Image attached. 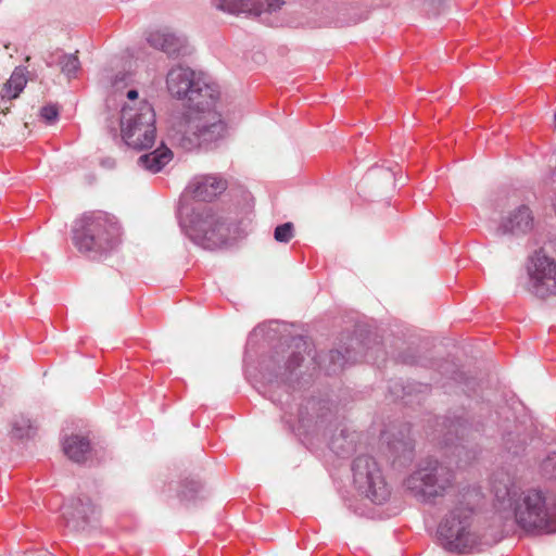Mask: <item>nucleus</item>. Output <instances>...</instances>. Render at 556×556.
<instances>
[{
	"label": "nucleus",
	"instance_id": "1",
	"mask_svg": "<svg viewBox=\"0 0 556 556\" xmlns=\"http://www.w3.org/2000/svg\"><path fill=\"white\" fill-rule=\"evenodd\" d=\"M187 99L185 112L175 121L170 138L181 149H214L228 136V127L215 110L218 91L200 78Z\"/></svg>",
	"mask_w": 556,
	"mask_h": 556
},
{
	"label": "nucleus",
	"instance_id": "2",
	"mask_svg": "<svg viewBox=\"0 0 556 556\" xmlns=\"http://www.w3.org/2000/svg\"><path fill=\"white\" fill-rule=\"evenodd\" d=\"M117 223L104 212H89L75 220L73 243L81 253L102 252L119 242Z\"/></svg>",
	"mask_w": 556,
	"mask_h": 556
},
{
	"label": "nucleus",
	"instance_id": "3",
	"mask_svg": "<svg viewBox=\"0 0 556 556\" xmlns=\"http://www.w3.org/2000/svg\"><path fill=\"white\" fill-rule=\"evenodd\" d=\"M515 519L527 532H556V503L547 492L528 489L515 505Z\"/></svg>",
	"mask_w": 556,
	"mask_h": 556
},
{
	"label": "nucleus",
	"instance_id": "4",
	"mask_svg": "<svg viewBox=\"0 0 556 556\" xmlns=\"http://www.w3.org/2000/svg\"><path fill=\"white\" fill-rule=\"evenodd\" d=\"M121 124L122 136L127 146L137 150L153 147L156 139L155 112L149 102L141 101L137 106H124Z\"/></svg>",
	"mask_w": 556,
	"mask_h": 556
},
{
	"label": "nucleus",
	"instance_id": "5",
	"mask_svg": "<svg viewBox=\"0 0 556 556\" xmlns=\"http://www.w3.org/2000/svg\"><path fill=\"white\" fill-rule=\"evenodd\" d=\"M454 482V472L446 466L434 463L413 472L406 480V489L418 500L429 501L443 496Z\"/></svg>",
	"mask_w": 556,
	"mask_h": 556
},
{
	"label": "nucleus",
	"instance_id": "6",
	"mask_svg": "<svg viewBox=\"0 0 556 556\" xmlns=\"http://www.w3.org/2000/svg\"><path fill=\"white\" fill-rule=\"evenodd\" d=\"M472 508L456 507L450 511L438 528L439 535L451 549L460 553L475 547L480 538L472 529Z\"/></svg>",
	"mask_w": 556,
	"mask_h": 556
},
{
	"label": "nucleus",
	"instance_id": "7",
	"mask_svg": "<svg viewBox=\"0 0 556 556\" xmlns=\"http://www.w3.org/2000/svg\"><path fill=\"white\" fill-rule=\"evenodd\" d=\"M353 479L357 489L375 503L381 504L390 496L381 470L370 456L362 455L354 460Z\"/></svg>",
	"mask_w": 556,
	"mask_h": 556
},
{
	"label": "nucleus",
	"instance_id": "8",
	"mask_svg": "<svg viewBox=\"0 0 556 556\" xmlns=\"http://www.w3.org/2000/svg\"><path fill=\"white\" fill-rule=\"evenodd\" d=\"M27 84L26 71L16 67L5 84L0 87V135L14 132L15 127L26 128V123H21L16 117H8L10 103L16 99Z\"/></svg>",
	"mask_w": 556,
	"mask_h": 556
},
{
	"label": "nucleus",
	"instance_id": "9",
	"mask_svg": "<svg viewBox=\"0 0 556 556\" xmlns=\"http://www.w3.org/2000/svg\"><path fill=\"white\" fill-rule=\"evenodd\" d=\"M531 291L536 296L545 299L556 292V262L538 252L531 260L528 267Z\"/></svg>",
	"mask_w": 556,
	"mask_h": 556
},
{
	"label": "nucleus",
	"instance_id": "10",
	"mask_svg": "<svg viewBox=\"0 0 556 556\" xmlns=\"http://www.w3.org/2000/svg\"><path fill=\"white\" fill-rule=\"evenodd\" d=\"M535 227V217L532 210L525 204H521L507 212L502 217L498 230L503 235H510L514 237H525L531 233Z\"/></svg>",
	"mask_w": 556,
	"mask_h": 556
},
{
	"label": "nucleus",
	"instance_id": "11",
	"mask_svg": "<svg viewBox=\"0 0 556 556\" xmlns=\"http://www.w3.org/2000/svg\"><path fill=\"white\" fill-rule=\"evenodd\" d=\"M282 0H218L217 9L233 15L275 12L282 8Z\"/></svg>",
	"mask_w": 556,
	"mask_h": 556
},
{
	"label": "nucleus",
	"instance_id": "12",
	"mask_svg": "<svg viewBox=\"0 0 556 556\" xmlns=\"http://www.w3.org/2000/svg\"><path fill=\"white\" fill-rule=\"evenodd\" d=\"M228 188V181L216 174L199 176L190 186L194 199L211 202Z\"/></svg>",
	"mask_w": 556,
	"mask_h": 556
},
{
	"label": "nucleus",
	"instance_id": "13",
	"mask_svg": "<svg viewBox=\"0 0 556 556\" xmlns=\"http://www.w3.org/2000/svg\"><path fill=\"white\" fill-rule=\"evenodd\" d=\"M93 514L94 506L88 497L73 498L62 507V516L66 525L74 530L83 529Z\"/></svg>",
	"mask_w": 556,
	"mask_h": 556
},
{
	"label": "nucleus",
	"instance_id": "14",
	"mask_svg": "<svg viewBox=\"0 0 556 556\" xmlns=\"http://www.w3.org/2000/svg\"><path fill=\"white\" fill-rule=\"evenodd\" d=\"M200 78L190 68L175 67L167 74V89L172 96L181 99L191 91Z\"/></svg>",
	"mask_w": 556,
	"mask_h": 556
},
{
	"label": "nucleus",
	"instance_id": "15",
	"mask_svg": "<svg viewBox=\"0 0 556 556\" xmlns=\"http://www.w3.org/2000/svg\"><path fill=\"white\" fill-rule=\"evenodd\" d=\"M62 450L72 462L84 463L91 451L90 441L87 437L71 434L64 439Z\"/></svg>",
	"mask_w": 556,
	"mask_h": 556
},
{
	"label": "nucleus",
	"instance_id": "16",
	"mask_svg": "<svg viewBox=\"0 0 556 556\" xmlns=\"http://www.w3.org/2000/svg\"><path fill=\"white\" fill-rule=\"evenodd\" d=\"M149 43L162 50L168 55L178 54L185 47V41L167 30L151 31L148 36Z\"/></svg>",
	"mask_w": 556,
	"mask_h": 556
},
{
	"label": "nucleus",
	"instance_id": "17",
	"mask_svg": "<svg viewBox=\"0 0 556 556\" xmlns=\"http://www.w3.org/2000/svg\"><path fill=\"white\" fill-rule=\"evenodd\" d=\"M173 159V152L166 148L161 147L151 153L141 155L138 159V164L152 173L160 172Z\"/></svg>",
	"mask_w": 556,
	"mask_h": 556
},
{
	"label": "nucleus",
	"instance_id": "18",
	"mask_svg": "<svg viewBox=\"0 0 556 556\" xmlns=\"http://www.w3.org/2000/svg\"><path fill=\"white\" fill-rule=\"evenodd\" d=\"M38 429L37 421L26 414L15 415L11 422V435L14 439L24 440L33 438Z\"/></svg>",
	"mask_w": 556,
	"mask_h": 556
},
{
	"label": "nucleus",
	"instance_id": "19",
	"mask_svg": "<svg viewBox=\"0 0 556 556\" xmlns=\"http://www.w3.org/2000/svg\"><path fill=\"white\" fill-rule=\"evenodd\" d=\"M389 447L395 457L410 459L414 444L409 435H402L400 439L389 441Z\"/></svg>",
	"mask_w": 556,
	"mask_h": 556
},
{
	"label": "nucleus",
	"instance_id": "20",
	"mask_svg": "<svg viewBox=\"0 0 556 556\" xmlns=\"http://www.w3.org/2000/svg\"><path fill=\"white\" fill-rule=\"evenodd\" d=\"M62 72L66 75H74L79 68V60L76 54L64 55L61 61Z\"/></svg>",
	"mask_w": 556,
	"mask_h": 556
},
{
	"label": "nucleus",
	"instance_id": "21",
	"mask_svg": "<svg viewBox=\"0 0 556 556\" xmlns=\"http://www.w3.org/2000/svg\"><path fill=\"white\" fill-rule=\"evenodd\" d=\"M274 237L279 242H289L293 237L292 223H286L276 227Z\"/></svg>",
	"mask_w": 556,
	"mask_h": 556
},
{
	"label": "nucleus",
	"instance_id": "22",
	"mask_svg": "<svg viewBox=\"0 0 556 556\" xmlns=\"http://www.w3.org/2000/svg\"><path fill=\"white\" fill-rule=\"evenodd\" d=\"M39 115L46 123L52 124L59 117V110L55 105H46L40 109Z\"/></svg>",
	"mask_w": 556,
	"mask_h": 556
},
{
	"label": "nucleus",
	"instance_id": "23",
	"mask_svg": "<svg viewBox=\"0 0 556 556\" xmlns=\"http://www.w3.org/2000/svg\"><path fill=\"white\" fill-rule=\"evenodd\" d=\"M543 473L548 478L556 477V453L549 455L541 465Z\"/></svg>",
	"mask_w": 556,
	"mask_h": 556
},
{
	"label": "nucleus",
	"instance_id": "24",
	"mask_svg": "<svg viewBox=\"0 0 556 556\" xmlns=\"http://www.w3.org/2000/svg\"><path fill=\"white\" fill-rule=\"evenodd\" d=\"M199 490H200V484L195 481H190L181 490V497L184 500L190 501V500L194 498L193 494L197 493Z\"/></svg>",
	"mask_w": 556,
	"mask_h": 556
},
{
	"label": "nucleus",
	"instance_id": "25",
	"mask_svg": "<svg viewBox=\"0 0 556 556\" xmlns=\"http://www.w3.org/2000/svg\"><path fill=\"white\" fill-rule=\"evenodd\" d=\"M493 490L495 492V495L501 498V500H504L506 496L509 495V488L507 484H504L503 486L501 485H497V480L495 479L494 483H493Z\"/></svg>",
	"mask_w": 556,
	"mask_h": 556
},
{
	"label": "nucleus",
	"instance_id": "26",
	"mask_svg": "<svg viewBox=\"0 0 556 556\" xmlns=\"http://www.w3.org/2000/svg\"><path fill=\"white\" fill-rule=\"evenodd\" d=\"M137 97H138V92L136 90H129L127 92V98L130 100H135V99H137Z\"/></svg>",
	"mask_w": 556,
	"mask_h": 556
},
{
	"label": "nucleus",
	"instance_id": "27",
	"mask_svg": "<svg viewBox=\"0 0 556 556\" xmlns=\"http://www.w3.org/2000/svg\"><path fill=\"white\" fill-rule=\"evenodd\" d=\"M332 447H333V448H337V446H336V440H333V441H332Z\"/></svg>",
	"mask_w": 556,
	"mask_h": 556
}]
</instances>
